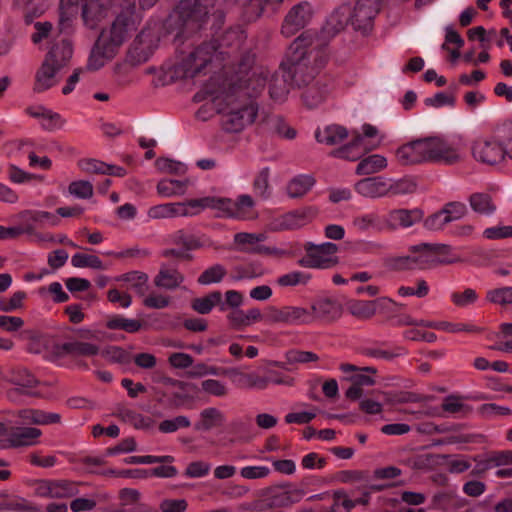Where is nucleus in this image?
<instances>
[{
    "label": "nucleus",
    "instance_id": "22",
    "mask_svg": "<svg viewBox=\"0 0 512 512\" xmlns=\"http://www.w3.org/2000/svg\"><path fill=\"white\" fill-rule=\"evenodd\" d=\"M116 52L117 50L106 42L104 36H99L90 52L87 69L92 71L100 69L107 60L115 56Z\"/></svg>",
    "mask_w": 512,
    "mask_h": 512
},
{
    "label": "nucleus",
    "instance_id": "41",
    "mask_svg": "<svg viewBox=\"0 0 512 512\" xmlns=\"http://www.w3.org/2000/svg\"><path fill=\"white\" fill-rule=\"evenodd\" d=\"M271 500L272 505L275 507H289L295 503H298L304 496L302 489H290L286 491H278L277 489H271Z\"/></svg>",
    "mask_w": 512,
    "mask_h": 512
},
{
    "label": "nucleus",
    "instance_id": "46",
    "mask_svg": "<svg viewBox=\"0 0 512 512\" xmlns=\"http://www.w3.org/2000/svg\"><path fill=\"white\" fill-rule=\"evenodd\" d=\"M183 205L185 210L189 213L186 217L195 216L206 208H213L219 210V198L217 197H203L198 199H190L185 202H179Z\"/></svg>",
    "mask_w": 512,
    "mask_h": 512
},
{
    "label": "nucleus",
    "instance_id": "54",
    "mask_svg": "<svg viewBox=\"0 0 512 512\" xmlns=\"http://www.w3.org/2000/svg\"><path fill=\"white\" fill-rule=\"evenodd\" d=\"M227 271L221 264H215L204 270L197 279L201 285H209L212 283H219L225 277Z\"/></svg>",
    "mask_w": 512,
    "mask_h": 512
},
{
    "label": "nucleus",
    "instance_id": "13",
    "mask_svg": "<svg viewBox=\"0 0 512 512\" xmlns=\"http://www.w3.org/2000/svg\"><path fill=\"white\" fill-rule=\"evenodd\" d=\"M16 422L5 424V434L2 436L4 449L34 446L39 442L42 431L35 427H22Z\"/></svg>",
    "mask_w": 512,
    "mask_h": 512
},
{
    "label": "nucleus",
    "instance_id": "16",
    "mask_svg": "<svg viewBox=\"0 0 512 512\" xmlns=\"http://www.w3.org/2000/svg\"><path fill=\"white\" fill-rule=\"evenodd\" d=\"M394 155L397 163L401 166L429 163L428 137L416 139L399 146Z\"/></svg>",
    "mask_w": 512,
    "mask_h": 512
},
{
    "label": "nucleus",
    "instance_id": "48",
    "mask_svg": "<svg viewBox=\"0 0 512 512\" xmlns=\"http://www.w3.org/2000/svg\"><path fill=\"white\" fill-rule=\"evenodd\" d=\"M352 226L360 232H366L370 229H382L380 217L376 212H369L355 216L352 220Z\"/></svg>",
    "mask_w": 512,
    "mask_h": 512
},
{
    "label": "nucleus",
    "instance_id": "63",
    "mask_svg": "<svg viewBox=\"0 0 512 512\" xmlns=\"http://www.w3.org/2000/svg\"><path fill=\"white\" fill-rule=\"evenodd\" d=\"M271 128L281 137L286 139H294L296 137V130L289 126L281 116H272L269 119Z\"/></svg>",
    "mask_w": 512,
    "mask_h": 512
},
{
    "label": "nucleus",
    "instance_id": "11",
    "mask_svg": "<svg viewBox=\"0 0 512 512\" xmlns=\"http://www.w3.org/2000/svg\"><path fill=\"white\" fill-rule=\"evenodd\" d=\"M80 340H71L54 347L55 353L59 356L72 357H93L100 353V347L97 344L82 340L97 339V332L90 329H79L77 332Z\"/></svg>",
    "mask_w": 512,
    "mask_h": 512
},
{
    "label": "nucleus",
    "instance_id": "25",
    "mask_svg": "<svg viewBox=\"0 0 512 512\" xmlns=\"http://www.w3.org/2000/svg\"><path fill=\"white\" fill-rule=\"evenodd\" d=\"M315 77L306 85L302 93V100L308 108H315L322 104L329 95V88L326 81L322 79L316 80Z\"/></svg>",
    "mask_w": 512,
    "mask_h": 512
},
{
    "label": "nucleus",
    "instance_id": "43",
    "mask_svg": "<svg viewBox=\"0 0 512 512\" xmlns=\"http://www.w3.org/2000/svg\"><path fill=\"white\" fill-rule=\"evenodd\" d=\"M116 416L136 429H149L153 425V420L150 417L127 408H118Z\"/></svg>",
    "mask_w": 512,
    "mask_h": 512
},
{
    "label": "nucleus",
    "instance_id": "14",
    "mask_svg": "<svg viewBox=\"0 0 512 512\" xmlns=\"http://www.w3.org/2000/svg\"><path fill=\"white\" fill-rule=\"evenodd\" d=\"M159 36L152 29H143L134 39L128 51L129 62L139 65L149 60L158 47Z\"/></svg>",
    "mask_w": 512,
    "mask_h": 512
},
{
    "label": "nucleus",
    "instance_id": "4",
    "mask_svg": "<svg viewBox=\"0 0 512 512\" xmlns=\"http://www.w3.org/2000/svg\"><path fill=\"white\" fill-rule=\"evenodd\" d=\"M212 0H181L170 15V20L180 33L199 30L208 19Z\"/></svg>",
    "mask_w": 512,
    "mask_h": 512
},
{
    "label": "nucleus",
    "instance_id": "3",
    "mask_svg": "<svg viewBox=\"0 0 512 512\" xmlns=\"http://www.w3.org/2000/svg\"><path fill=\"white\" fill-rule=\"evenodd\" d=\"M120 8L109 31H103L106 42L114 49L119 47L135 32L141 22V17L135 12V0L113 2Z\"/></svg>",
    "mask_w": 512,
    "mask_h": 512
},
{
    "label": "nucleus",
    "instance_id": "19",
    "mask_svg": "<svg viewBox=\"0 0 512 512\" xmlns=\"http://www.w3.org/2000/svg\"><path fill=\"white\" fill-rule=\"evenodd\" d=\"M246 35L239 27L226 30L219 42L216 41L217 51L221 60L230 58L239 53L245 43Z\"/></svg>",
    "mask_w": 512,
    "mask_h": 512
},
{
    "label": "nucleus",
    "instance_id": "9",
    "mask_svg": "<svg viewBox=\"0 0 512 512\" xmlns=\"http://www.w3.org/2000/svg\"><path fill=\"white\" fill-rule=\"evenodd\" d=\"M429 163L455 165L463 158V148L460 143H452L441 136L428 137Z\"/></svg>",
    "mask_w": 512,
    "mask_h": 512
},
{
    "label": "nucleus",
    "instance_id": "50",
    "mask_svg": "<svg viewBox=\"0 0 512 512\" xmlns=\"http://www.w3.org/2000/svg\"><path fill=\"white\" fill-rule=\"evenodd\" d=\"M51 498H70L79 493L78 483L71 480H52Z\"/></svg>",
    "mask_w": 512,
    "mask_h": 512
},
{
    "label": "nucleus",
    "instance_id": "40",
    "mask_svg": "<svg viewBox=\"0 0 512 512\" xmlns=\"http://www.w3.org/2000/svg\"><path fill=\"white\" fill-rule=\"evenodd\" d=\"M172 242L184 248L187 252L199 249L205 245L204 237L190 233L184 229L177 230L172 234Z\"/></svg>",
    "mask_w": 512,
    "mask_h": 512
},
{
    "label": "nucleus",
    "instance_id": "32",
    "mask_svg": "<svg viewBox=\"0 0 512 512\" xmlns=\"http://www.w3.org/2000/svg\"><path fill=\"white\" fill-rule=\"evenodd\" d=\"M21 219L25 224H33L35 229L45 225L56 227L60 224V218L56 214L47 211L26 210L21 213Z\"/></svg>",
    "mask_w": 512,
    "mask_h": 512
},
{
    "label": "nucleus",
    "instance_id": "61",
    "mask_svg": "<svg viewBox=\"0 0 512 512\" xmlns=\"http://www.w3.org/2000/svg\"><path fill=\"white\" fill-rule=\"evenodd\" d=\"M93 185L86 180L73 181L68 186L71 195L79 199H89L93 196Z\"/></svg>",
    "mask_w": 512,
    "mask_h": 512
},
{
    "label": "nucleus",
    "instance_id": "6",
    "mask_svg": "<svg viewBox=\"0 0 512 512\" xmlns=\"http://www.w3.org/2000/svg\"><path fill=\"white\" fill-rule=\"evenodd\" d=\"M414 253L416 269L428 270L439 265H449L461 261L459 257L451 256V247L445 244L420 243L409 247Z\"/></svg>",
    "mask_w": 512,
    "mask_h": 512
},
{
    "label": "nucleus",
    "instance_id": "24",
    "mask_svg": "<svg viewBox=\"0 0 512 512\" xmlns=\"http://www.w3.org/2000/svg\"><path fill=\"white\" fill-rule=\"evenodd\" d=\"M107 2L108 0H89L83 5L82 18L86 27L95 29L107 16ZM111 4L115 6L114 3Z\"/></svg>",
    "mask_w": 512,
    "mask_h": 512
},
{
    "label": "nucleus",
    "instance_id": "30",
    "mask_svg": "<svg viewBox=\"0 0 512 512\" xmlns=\"http://www.w3.org/2000/svg\"><path fill=\"white\" fill-rule=\"evenodd\" d=\"M184 281V276L176 269L163 265L154 278V284L158 288L174 290Z\"/></svg>",
    "mask_w": 512,
    "mask_h": 512
},
{
    "label": "nucleus",
    "instance_id": "42",
    "mask_svg": "<svg viewBox=\"0 0 512 512\" xmlns=\"http://www.w3.org/2000/svg\"><path fill=\"white\" fill-rule=\"evenodd\" d=\"M10 382L21 388H15L8 392V396L11 398L14 393L22 392V388H33L38 385V380L24 368L15 369L11 373Z\"/></svg>",
    "mask_w": 512,
    "mask_h": 512
},
{
    "label": "nucleus",
    "instance_id": "26",
    "mask_svg": "<svg viewBox=\"0 0 512 512\" xmlns=\"http://www.w3.org/2000/svg\"><path fill=\"white\" fill-rule=\"evenodd\" d=\"M310 312L314 319L319 318L326 322H332L342 315V306L335 299L322 298L312 304Z\"/></svg>",
    "mask_w": 512,
    "mask_h": 512
},
{
    "label": "nucleus",
    "instance_id": "62",
    "mask_svg": "<svg viewBox=\"0 0 512 512\" xmlns=\"http://www.w3.org/2000/svg\"><path fill=\"white\" fill-rule=\"evenodd\" d=\"M448 223L463 218L467 213V207L462 202L446 203L441 209Z\"/></svg>",
    "mask_w": 512,
    "mask_h": 512
},
{
    "label": "nucleus",
    "instance_id": "23",
    "mask_svg": "<svg viewBox=\"0 0 512 512\" xmlns=\"http://www.w3.org/2000/svg\"><path fill=\"white\" fill-rule=\"evenodd\" d=\"M22 425H51L61 423V415L54 412H46L40 409H22L17 412Z\"/></svg>",
    "mask_w": 512,
    "mask_h": 512
},
{
    "label": "nucleus",
    "instance_id": "60",
    "mask_svg": "<svg viewBox=\"0 0 512 512\" xmlns=\"http://www.w3.org/2000/svg\"><path fill=\"white\" fill-rule=\"evenodd\" d=\"M190 425L191 422L187 416L178 415L173 419L161 421L158 428L162 433H173L180 428H188Z\"/></svg>",
    "mask_w": 512,
    "mask_h": 512
},
{
    "label": "nucleus",
    "instance_id": "27",
    "mask_svg": "<svg viewBox=\"0 0 512 512\" xmlns=\"http://www.w3.org/2000/svg\"><path fill=\"white\" fill-rule=\"evenodd\" d=\"M73 54V48L70 40L63 37L60 42L55 43L47 53L45 62L55 66L56 68L62 69L65 67Z\"/></svg>",
    "mask_w": 512,
    "mask_h": 512
},
{
    "label": "nucleus",
    "instance_id": "53",
    "mask_svg": "<svg viewBox=\"0 0 512 512\" xmlns=\"http://www.w3.org/2000/svg\"><path fill=\"white\" fill-rule=\"evenodd\" d=\"M311 279L309 273L303 271H291L283 274L276 279V284L282 288L306 285Z\"/></svg>",
    "mask_w": 512,
    "mask_h": 512
},
{
    "label": "nucleus",
    "instance_id": "34",
    "mask_svg": "<svg viewBox=\"0 0 512 512\" xmlns=\"http://www.w3.org/2000/svg\"><path fill=\"white\" fill-rule=\"evenodd\" d=\"M225 421L223 413L214 407L205 408L200 412V420L194 425L197 431H209L221 426Z\"/></svg>",
    "mask_w": 512,
    "mask_h": 512
},
{
    "label": "nucleus",
    "instance_id": "38",
    "mask_svg": "<svg viewBox=\"0 0 512 512\" xmlns=\"http://www.w3.org/2000/svg\"><path fill=\"white\" fill-rule=\"evenodd\" d=\"M240 250L245 253L258 254L276 259L292 258L296 255V252L292 248H277L275 246L264 245L261 242L255 247H244L240 248Z\"/></svg>",
    "mask_w": 512,
    "mask_h": 512
},
{
    "label": "nucleus",
    "instance_id": "45",
    "mask_svg": "<svg viewBox=\"0 0 512 512\" xmlns=\"http://www.w3.org/2000/svg\"><path fill=\"white\" fill-rule=\"evenodd\" d=\"M221 299L222 293L220 291H212L203 297L193 299L191 308L199 314H209L215 306L219 307Z\"/></svg>",
    "mask_w": 512,
    "mask_h": 512
},
{
    "label": "nucleus",
    "instance_id": "29",
    "mask_svg": "<svg viewBox=\"0 0 512 512\" xmlns=\"http://www.w3.org/2000/svg\"><path fill=\"white\" fill-rule=\"evenodd\" d=\"M366 151L367 149L363 147V136L357 133L350 143L333 150L331 155L340 159L356 161L360 159Z\"/></svg>",
    "mask_w": 512,
    "mask_h": 512
},
{
    "label": "nucleus",
    "instance_id": "12",
    "mask_svg": "<svg viewBox=\"0 0 512 512\" xmlns=\"http://www.w3.org/2000/svg\"><path fill=\"white\" fill-rule=\"evenodd\" d=\"M351 7L348 4H343L337 7L327 18L324 26L321 29L320 35L316 36L310 31L304 33L311 34L327 52L326 43L331 38L335 37L350 23ZM328 55V53H326Z\"/></svg>",
    "mask_w": 512,
    "mask_h": 512
},
{
    "label": "nucleus",
    "instance_id": "2",
    "mask_svg": "<svg viewBox=\"0 0 512 512\" xmlns=\"http://www.w3.org/2000/svg\"><path fill=\"white\" fill-rule=\"evenodd\" d=\"M328 56L324 47L311 34H300L289 46L285 59L280 64L282 74L271 75L268 90L270 97L278 102L287 98L292 84L302 87L308 84L324 68Z\"/></svg>",
    "mask_w": 512,
    "mask_h": 512
},
{
    "label": "nucleus",
    "instance_id": "44",
    "mask_svg": "<svg viewBox=\"0 0 512 512\" xmlns=\"http://www.w3.org/2000/svg\"><path fill=\"white\" fill-rule=\"evenodd\" d=\"M472 210L482 215H492L496 211V204L487 193H473L469 197Z\"/></svg>",
    "mask_w": 512,
    "mask_h": 512
},
{
    "label": "nucleus",
    "instance_id": "5",
    "mask_svg": "<svg viewBox=\"0 0 512 512\" xmlns=\"http://www.w3.org/2000/svg\"><path fill=\"white\" fill-rule=\"evenodd\" d=\"M215 59L221 60L217 51L216 40L203 42L175 66V73L181 78H194Z\"/></svg>",
    "mask_w": 512,
    "mask_h": 512
},
{
    "label": "nucleus",
    "instance_id": "49",
    "mask_svg": "<svg viewBox=\"0 0 512 512\" xmlns=\"http://www.w3.org/2000/svg\"><path fill=\"white\" fill-rule=\"evenodd\" d=\"M463 398V396L454 394L445 397L441 405L442 410L450 414L467 416L472 412V407L463 403Z\"/></svg>",
    "mask_w": 512,
    "mask_h": 512
},
{
    "label": "nucleus",
    "instance_id": "37",
    "mask_svg": "<svg viewBox=\"0 0 512 512\" xmlns=\"http://www.w3.org/2000/svg\"><path fill=\"white\" fill-rule=\"evenodd\" d=\"M59 70L61 69L44 61L36 73L34 91L39 93L53 87L56 84L55 75Z\"/></svg>",
    "mask_w": 512,
    "mask_h": 512
},
{
    "label": "nucleus",
    "instance_id": "51",
    "mask_svg": "<svg viewBox=\"0 0 512 512\" xmlns=\"http://www.w3.org/2000/svg\"><path fill=\"white\" fill-rule=\"evenodd\" d=\"M106 327L111 330H123L127 333H136L142 328V323L137 319H128L116 315L107 321Z\"/></svg>",
    "mask_w": 512,
    "mask_h": 512
},
{
    "label": "nucleus",
    "instance_id": "28",
    "mask_svg": "<svg viewBox=\"0 0 512 512\" xmlns=\"http://www.w3.org/2000/svg\"><path fill=\"white\" fill-rule=\"evenodd\" d=\"M229 325L235 330H241L256 322L264 320V313L258 308H251L248 311L233 309L227 315Z\"/></svg>",
    "mask_w": 512,
    "mask_h": 512
},
{
    "label": "nucleus",
    "instance_id": "57",
    "mask_svg": "<svg viewBox=\"0 0 512 512\" xmlns=\"http://www.w3.org/2000/svg\"><path fill=\"white\" fill-rule=\"evenodd\" d=\"M388 185V196L411 194L416 190V184L414 181L406 178L398 180L387 179Z\"/></svg>",
    "mask_w": 512,
    "mask_h": 512
},
{
    "label": "nucleus",
    "instance_id": "15",
    "mask_svg": "<svg viewBox=\"0 0 512 512\" xmlns=\"http://www.w3.org/2000/svg\"><path fill=\"white\" fill-rule=\"evenodd\" d=\"M382 0H358L351 8L350 24L354 30L367 33L373 28L376 15L380 12Z\"/></svg>",
    "mask_w": 512,
    "mask_h": 512
},
{
    "label": "nucleus",
    "instance_id": "39",
    "mask_svg": "<svg viewBox=\"0 0 512 512\" xmlns=\"http://www.w3.org/2000/svg\"><path fill=\"white\" fill-rule=\"evenodd\" d=\"M387 167V159L379 154L369 155L361 159L356 167L357 175H371L384 170Z\"/></svg>",
    "mask_w": 512,
    "mask_h": 512
},
{
    "label": "nucleus",
    "instance_id": "59",
    "mask_svg": "<svg viewBox=\"0 0 512 512\" xmlns=\"http://www.w3.org/2000/svg\"><path fill=\"white\" fill-rule=\"evenodd\" d=\"M486 299L498 305L512 304V287L491 289L487 292Z\"/></svg>",
    "mask_w": 512,
    "mask_h": 512
},
{
    "label": "nucleus",
    "instance_id": "33",
    "mask_svg": "<svg viewBox=\"0 0 512 512\" xmlns=\"http://www.w3.org/2000/svg\"><path fill=\"white\" fill-rule=\"evenodd\" d=\"M315 178L312 175L300 174L292 178L286 187L290 198H301L306 195L315 185Z\"/></svg>",
    "mask_w": 512,
    "mask_h": 512
},
{
    "label": "nucleus",
    "instance_id": "1",
    "mask_svg": "<svg viewBox=\"0 0 512 512\" xmlns=\"http://www.w3.org/2000/svg\"><path fill=\"white\" fill-rule=\"evenodd\" d=\"M254 61V55L242 54L233 74L225 79L216 96L225 104L220 112L222 128L227 132L238 133L256 119L258 104L255 98L264 89L266 77L254 68Z\"/></svg>",
    "mask_w": 512,
    "mask_h": 512
},
{
    "label": "nucleus",
    "instance_id": "20",
    "mask_svg": "<svg viewBox=\"0 0 512 512\" xmlns=\"http://www.w3.org/2000/svg\"><path fill=\"white\" fill-rule=\"evenodd\" d=\"M254 201L249 195H241L236 201L219 198V210L227 212L229 217L236 219H249L252 215Z\"/></svg>",
    "mask_w": 512,
    "mask_h": 512
},
{
    "label": "nucleus",
    "instance_id": "18",
    "mask_svg": "<svg viewBox=\"0 0 512 512\" xmlns=\"http://www.w3.org/2000/svg\"><path fill=\"white\" fill-rule=\"evenodd\" d=\"M424 218V211L420 208L413 209H393L388 212L384 219V224L391 230L399 228H409L416 223H419Z\"/></svg>",
    "mask_w": 512,
    "mask_h": 512
},
{
    "label": "nucleus",
    "instance_id": "35",
    "mask_svg": "<svg viewBox=\"0 0 512 512\" xmlns=\"http://www.w3.org/2000/svg\"><path fill=\"white\" fill-rule=\"evenodd\" d=\"M187 214L189 213L179 202L158 204L150 207L148 210V216L151 219L185 217Z\"/></svg>",
    "mask_w": 512,
    "mask_h": 512
},
{
    "label": "nucleus",
    "instance_id": "21",
    "mask_svg": "<svg viewBox=\"0 0 512 512\" xmlns=\"http://www.w3.org/2000/svg\"><path fill=\"white\" fill-rule=\"evenodd\" d=\"M354 187L358 194L366 198L376 199L388 196L387 178L383 176L361 179Z\"/></svg>",
    "mask_w": 512,
    "mask_h": 512
},
{
    "label": "nucleus",
    "instance_id": "17",
    "mask_svg": "<svg viewBox=\"0 0 512 512\" xmlns=\"http://www.w3.org/2000/svg\"><path fill=\"white\" fill-rule=\"evenodd\" d=\"M312 16L310 3L304 1L294 5L284 17L281 34L286 38L294 36L310 23Z\"/></svg>",
    "mask_w": 512,
    "mask_h": 512
},
{
    "label": "nucleus",
    "instance_id": "31",
    "mask_svg": "<svg viewBox=\"0 0 512 512\" xmlns=\"http://www.w3.org/2000/svg\"><path fill=\"white\" fill-rule=\"evenodd\" d=\"M348 137V131L345 127L337 124L326 126L323 130L317 129L315 131V138L317 142L329 146L337 145Z\"/></svg>",
    "mask_w": 512,
    "mask_h": 512
},
{
    "label": "nucleus",
    "instance_id": "52",
    "mask_svg": "<svg viewBox=\"0 0 512 512\" xmlns=\"http://www.w3.org/2000/svg\"><path fill=\"white\" fill-rule=\"evenodd\" d=\"M347 309L360 320H369L374 316L372 300H351L347 304Z\"/></svg>",
    "mask_w": 512,
    "mask_h": 512
},
{
    "label": "nucleus",
    "instance_id": "8",
    "mask_svg": "<svg viewBox=\"0 0 512 512\" xmlns=\"http://www.w3.org/2000/svg\"><path fill=\"white\" fill-rule=\"evenodd\" d=\"M473 158L484 165L496 166L506 162V157L498 131L486 138L473 142L471 147Z\"/></svg>",
    "mask_w": 512,
    "mask_h": 512
},
{
    "label": "nucleus",
    "instance_id": "58",
    "mask_svg": "<svg viewBox=\"0 0 512 512\" xmlns=\"http://www.w3.org/2000/svg\"><path fill=\"white\" fill-rule=\"evenodd\" d=\"M361 353L364 356L379 358L385 360H392L396 357H400L407 354V350L403 347H396L393 351L383 350L374 347H365Z\"/></svg>",
    "mask_w": 512,
    "mask_h": 512
},
{
    "label": "nucleus",
    "instance_id": "47",
    "mask_svg": "<svg viewBox=\"0 0 512 512\" xmlns=\"http://www.w3.org/2000/svg\"><path fill=\"white\" fill-rule=\"evenodd\" d=\"M156 188L160 196L169 198L183 195L187 188V182L175 179H163L158 182Z\"/></svg>",
    "mask_w": 512,
    "mask_h": 512
},
{
    "label": "nucleus",
    "instance_id": "36",
    "mask_svg": "<svg viewBox=\"0 0 512 512\" xmlns=\"http://www.w3.org/2000/svg\"><path fill=\"white\" fill-rule=\"evenodd\" d=\"M318 210L315 207H303L293 210L284 216V223L290 229H295L307 224L316 217Z\"/></svg>",
    "mask_w": 512,
    "mask_h": 512
},
{
    "label": "nucleus",
    "instance_id": "10",
    "mask_svg": "<svg viewBox=\"0 0 512 512\" xmlns=\"http://www.w3.org/2000/svg\"><path fill=\"white\" fill-rule=\"evenodd\" d=\"M264 321L268 324L301 325L314 321L309 309L299 306H269L264 312Z\"/></svg>",
    "mask_w": 512,
    "mask_h": 512
},
{
    "label": "nucleus",
    "instance_id": "56",
    "mask_svg": "<svg viewBox=\"0 0 512 512\" xmlns=\"http://www.w3.org/2000/svg\"><path fill=\"white\" fill-rule=\"evenodd\" d=\"M269 176L270 170L268 167H265L257 174L253 181V191L262 199H267L270 196Z\"/></svg>",
    "mask_w": 512,
    "mask_h": 512
},
{
    "label": "nucleus",
    "instance_id": "7",
    "mask_svg": "<svg viewBox=\"0 0 512 512\" xmlns=\"http://www.w3.org/2000/svg\"><path fill=\"white\" fill-rule=\"evenodd\" d=\"M305 255L297 261V264L309 269H329L338 263V246L332 242L315 244L306 242L303 246Z\"/></svg>",
    "mask_w": 512,
    "mask_h": 512
},
{
    "label": "nucleus",
    "instance_id": "64",
    "mask_svg": "<svg viewBox=\"0 0 512 512\" xmlns=\"http://www.w3.org/2000/svg\"><path fill=\"white\" fill-rule=\"evenodd\" d=\"M498 133L502 141L506 160H512V122L505 123L498 129Z\"/></svg>",
    "mask_w": 512,
    "mask_h": 512
},
{
    "label": "nucleus",
    "instance_id": "55",
    "mask_svg": "<svg viewBox=\"0 0 512 512\" xmlns=\"http://www.w3.org/2000/svg\"><path fill=\"white\" fill-rule=\"evenodd\" d=\"M72 266L76 268L89 267L97 270L105 269L102 260L96 255L76 253L71 258Z\"/></svg>",
    "mask_w": 512,
    "mask_h": 512
}]
</instances>
